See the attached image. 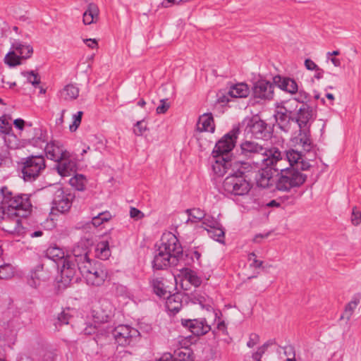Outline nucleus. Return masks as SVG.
I'll use <instances>...</instances> for the list:
<instances>
[{"mask_svg": "<svg viewBox=\"0 0 361 361\" xmlns=\"http://www.w3.org/2000/svg\"><path fill=\"white\" fill-rule=\"evenodd\" d=\"M360 302V296L355 295L351 300L345 305L344 312L341 316L342 318L346 320H350L355 310Z\"/></svg>", "mask_w": 361, "mask_h": 361, "instance_id": "nucleus-33", "label": "nucleus"}, {"mask_svg": "<svg viewBox=\"0 0 361 361\" xmlns=\"http://www.w3.org/2000/svg\"><path fill=\"white\" fill-rule=\"evenodd\" d=\"M183 254V248L177 237L168 232L162 235L161 243L158 246L154 259L153 267L162 269L171 264H175Z\"/></svg>", "mask_w": 361, "mask_h": 361, "instance_id": "nucleus-1", "label": "nucleus"}, {"mask_svg": "<svg viewBox=\"0 0 361 361\" xmlns=\"http://www.w3.org/2000/svg\"><path fill=\"white\" fill-rule=\"evenodd\" d=\"M13 275V271L11 266L6 264L0 267V279H6Z\"/></svg>", "mask_w": 361, "mask_h": 361, "instance_id": "nucleus-51", "label": "nucleus"}, {"mask_svg": "<svg viewBox=\"0 0 361 361\" xmlns=\"http://www.w3.org/2000/svg\"><path fill=\"white\" fill-rule=\"evenodd\" d=\"M13 124H14L15 127L20 130H23L24 129L25 126H31V123H26L22 118L15 119L13 121Z\"/></svg>", "mask_w": 361, "mask_h": 361, "instance_id": "nucleus-58", "label": "nucleus"}, {"mask_svg": "<svg viewBox=\"0 0 361 361\" xmlns=\"http://www.w3.org/2000/svg\"><path fill=\"white\" fill-rule=\"evenodd\" d=\"M263 164L268 167H271L275 171L282 173L292 169L289 166V162L286 157L281 154V152L276 147L269 149V152L265 159H262Z\"/></svg>", "mask_w": 361, "mask_h": 361, "instance_id": "nucleus-9", "label": "nucleus"}, {"mask_svg": "<svg viewBox=\"0 0 361 361\" xmlns=\"http://www.w3.org/2000/svg\"><path fill=\"white\" fill-rule=\"evenodd\" d=\"M11 49L16 50L17 54L23 59L31 57L33 53V48L31 45L23 44L20 42H15L11 45Z\"/></svg>", "mask_w": 361, "mask_h": 361, "instance_id": "nucleus-31", "label": "nucleus"}, {"mask_svg": "<svg viewBox=\"0 0 361 361\" xmlns=\"http://www.w3.org/2000/svg\"><path fill=\"white\" fill-rule=\"evenodd\" d=\"M80 271L87 283L92 286H102L107 278V271L100 265L92 266L91 262L80 266Z\"/></svg>", "mask_w": 361, "mask_h": 361, "instance_id": "nucleus-5", "label": "nucleus"}, {"mask_svg": "<svg viewBox=\"0 0 361 361\" xmlns=\"http://www.w3.org/2000/svg\"><path fill=\"white\" fill-rule=\"evenodd\" d=\"M21 59H23L17 54L16 50L11 48V50L6 54L4 61L9 67H15L21 63Z\"/></svg>", "mask_w": 361, "mask_h": 361, "instance_id": "nucleus-37", "label": "nucleus"}, {"mask_svg": "<svg viewBox=\"0 0 361 361\" xmlns=\"http://www.w3.org/2000/svg\"><path fill=\"white\" fill-rule=\"evenodd\" d=\"M201 224V227L203 228L205 231H208V229L211 228H215L216 227L221 225L220 223L214 217L206 216L205 214Z\"/></svg>", "mask_w": 361, "mask_h": 361, "instance_id": "nucleus-44", "label": "nucleus"}, {"mask_svg": "<svg viewBox=\"0 0 361 361\" xmlns=\"http://www.w3.org/2000/svg\"><path fill=\"white\" fill-rule=\"evenodd\" d=\"M196 128L199 132L214 133L215 124L212 114L206 113L201 115L197 122Z\"/></svg>", "mask_w": 361, "mask_h": 361, "instance_id": "nucleus-25", "label": "nucleus"}, {"mask_svg": "<svg viewBox=\"0 0 361 361\" xmlns=\"http://www.w3.org/2000/svg\"><path fill=\"white\" fill-rule=\"evenodd\" d=\"M249 165L245 162V167H240L239 172L230 173L224 180L222 188L229 195L245 196L252 188V183L245 176Z\"/></svg>", "mask_w": 361, "mask_h": 361, "instance_id": "nucleus-3", "label": "nucleus"}, {"mask_svg": "<svg viewBox=\"0 0 361 361\" xmlns=\"http://www.w3.org/2000/svg\"><path fill=\"white\" fill-rule=\"evenodd\" d=\"M291 111L285 105H278L275 111V118L279 125L284 126L290 118Z\"/></svg>", "mask_w": 361, "mask_h": 361, "instance_id": "nucleus-30", "label": "nucleus"}, {"mask_svg": "<svg viewBox=\"0 0 361 361\" xmlns=\"http://www.w3.org/2000/svg\"><path fill=\"white\" fill-rule=\"evenodd\" d=\"M271 178L267 171H262L257 180V185L264 188H269L271 185Z\"/></svg>", "mask_w": 361, "mask_h": 361, "instance_id": "nucleus-47", "label": "nucleus"}, {"mask_svg": "<svg viewBox=\"0 0 361 361\" xmlns=\"http://www.w3.org/2000/svg\"><path fill=\"white\" fill-rule=\"evenodd\" d=\"M327 60L330 61L333 66L336 68H340L342 65V60L340 58L331 56L330 58H326Z\"/></svg>", "mask_w": 361, "mask_h": 361, "instance_id": "nucleus-63", "label": "nucleus"}, {"mask_svg": "<svg viewBox=\"0 0 361 361\" xmlns=\"http://www.w3.org/2000/svg\"><path fill=\"white\" fill-rule=\"evenodd\" d=\"M176 355L179 361H192L191 351L187 347L181 345V348L176 351Z\"/></svg>", "mask_w": 361, "mask_h": 361, "instance_id": "nucleus-45", "label": "nucleus"}, {"mask_svg": "<svg viewBox=\"0 0 361 361\" xmlns=\"http://www.w3.org/2000/svg\"><path fill=\"white\" fill-rule=\"evenodd\" d=\"M46 164L44 157L31 156L23 162L22 169L23 178L25 181L35 180L45 169Z\"/></svg>", "mask_w": 361, "mask_h": 361, "instance_id": "nucleus-6", "label": "nucleus"}, {"mask_svg": "<svg viewBox=\"0 0 361 361\" xmlns=\"http://www.w3.org/2000/svg\"><path fill=\"white\" fill-rule=\"evenodd\" d=\"M290 147L297 150H302L304 152H309L313 147L312 139L310 137V130H299L298 133H295L290 138Z\"/></svg>", "mask_w": 361, "mask_h": 361, "instance_id": "nucleus-12", "label": "nucleus"}, {"mask_svg": "<svg viewBox=\"0 0 361 361\" xmlns=\"http://www.w3.org/2000/svg\"><path fill=\"white\" fill-rule=\"evenodd\" d=\"M239 129L234 128L224 135L215 145L212 151L213 156H223L228 157V154L235 147Z\"/></svg>", "mask_w": 361, "mask_h": 361, "instance_id": "nucleus-10", "label": "nucleus"}, {"mask_svg": "<svg viewBox=\"0 0 361 361\" xmlns=\"http://www.w3.org/2000/svg\"><path fill=\"white\" fill-rule=\"evenodd\" d=\"M305 152L302 150L290 148L286 151V156L289 162V166L302 171L307 170L310 164L305 158Z\"/></svg>", "mask_w": 361, "mask_h": 361, "instance_id": "nucleus-14", "label": "nucleus"}, {"mask_svg": "<svg viewBox=\"0 0 361 361\" xmlns=\"http://www.w3.org/2000/svg\"><path fill=\"white\" fill-rule=\"evenodd\" d=\"M244 133L247 137L266 139L269 133L267 124L257 117L246 118L242 122Z\"/></svg>", "mask_w": 361, "mask_h": 361, "instance_id": "nucleus-7", "label": "nucleus"}, {"mask_svg": "<svg viewBox=\"0 0 361 361\" xmlns=\"http://www.w3.org/2000/svg\"><path fill=\"white\" fill-rule=\"evenodd\" d=\"M157 361H174V359L171 353H164L157 360Z\"/></svg>", "mask_w": 361, "mask_h": 361, "instance_id": "nucleus-64", "label": "nucleus"}, {"mask_svg": "<svg viewBox=\"0 0 361 361\" xmlns=\"http://www.w3.org/2000/svg\"><path fill=\"white\" fill-rule=\"evenodd\" d=\"M165 305L168 311L177 313L182 307L180 295L179 294L170 295L166 298Z\"/></svg>", "mask_w": 361, "mask_h": 361, "instance_id": "nucleus-32", "label": "nucleus"}, {"mask_svg": "<svg viewBox=\"0 0 361 361\" xmlns=\"http://www.w3.org/2000/svg\"><path fill=\"white\" fill-rule=\"evenodd\" d=\"M111 218V214L109 211H105L94 216L92 219V224L94 227H99L104 223L109 221Z\"/></svg>", "mask_w": 361, "mask_h": 361, "instance_id": "nucleus-40", "label": "nucleus"}, {"mask_svg": "<svg viewBox=\"0 0 361 361\" xmlns=\"http://www.w3.org/2000/svg\"><path fill=\"white\" fill-rule=\"evenodd\" d=\"M268 344L265 343L263 345L259 347L257 350L252 353V358L253 361H261L262 356L264 354Z\"/></svg>", "mask_w": 361, "mask_h": 361, "instance_id": "nucleus-52", "label": "nucleus"}, {"mask_svg": "<svg viewBox=\"0 0 361 361\" xmlns=\"http://www.w3.org/2000/svg\"><path fill=\"white\" fill-rule=\"evenodd\" d=\"M115 308L110 300L100 299L93 306L92 317L95 323L108 322L114 314Z\"/></svg>", "mask_w": 361, "mask_h": 361, "instance_id": "nucleus-11", "label": "nucleus"}, {"mask_svg": "<svg viewBox=\"0 0 361 361\" xmlns=\"http://www.w3.org/2000/svg\"><path fill=\"white\" fill-rule=\"evenodd\" d=\"M83 115V112L80 111H78L75 114H73L72 116V123L69 126V130L71 132H75L78 128L79 126L81 123L82 116Z\"/></svg>", "mask_w": 361, "mask_h": 361, "instance_id": "nucleus-49", "label": "nucleus"}, {"mask_svg": "<svg viewBox=\"0 0 361 361\" xmlns=\"http://www.w3.org/2000/svg\"><path fill=\"white\" fill-rule=\"evenodd\" d=\"M0 196L4 205L0 208L3 219H6V215L23 217L30 213L32 206L28 195L13 194L8 187L4 186L0 188Z\"/></svg>", "mask_w": 361, "mask_h": 361, "instance_id": "nucleus-2", "label": "nucleus"}, {"mask_svg": "<svg viewBox=\"0 0 361 361\" xmlns=\"http://www.w3.org/2000/svg\"><path fill=\"white\" fill-rule=\"evenodd\" d=\"M274 85L267 80L257 81L253 87V95L255 98L270 100L274 97Z\"/></svg>", "mask_w": 361, "mask_h": 361, "instance_id": "nucleus-18", "label": "nucleus"}, {"mask_svg": "<svg viewBox=\"0 0 361 361\" xmlns=\"http://www.w3.org/2000/svg\"><path fill=\"white\" fill-rule=\"evenodd\" d=\"M151 283L153 290L156 295H157L159 297H166V295H167V290L163 282L160 279H153Z\"/></svg>", "mask_w": 361, "mask_h": 361, "instance_id": "nucleus-42", "label": "nucleus"}, {"mask_svg": "<svg viewBox=\"0 0 361 361\" xmlns=\"http://www.w3.org/2000/svg\"><path fill=\"white\" fill-rule=\"evenodd\" d=\"M181 274L185 281L195 287L199 286L202 283L201 279L197 276V273L191 269H184L181 271Z\"/></svg>", "mask_w": 361, "mask_h": 361, "instance_id": "nucleus-35", "label": "nucleus"}, {"mask_svg": "<svg viewBox=\"0 0 361 361\" xmlns=\"http://www.w3.org/2000/svg\"><path fill=\"white\" fill-rule=\"evenodd\" d=\"M259 343V336L256 334H251L249 340L247 342V346L250 348H253Z\"/></svg>", "mask_w": 361, "mask_h": 361, "instance_id": "nucleus-56", "label": "nucleus"}, {"mask_svg": "<svg viewBox=\"0 0 361 361\" xmlns=\"http://www.w3.org/2000/svg\"><path fill=\"white\" fill-rule=\"evenodd\" d=\"M241 154L247 157H254L255 155H261L262 159H265L269 149L263 147L260 143L255 141L245 140L240 144Z\"/></svg>", "mask_w": 361, "mask_h": 361, "instance_id": "nucleus-17", "label": "nucleus"}, {"mask_svg": "<svg viewBox=\"0 0 361 361\" xmlns=\"http://www.w3.org/2000/svg\"><path fill=\"white\" fill-rule=\"evenodd\" d=\"M44 151L47 159L56 162L61 160L63 158H67L69 156V152L66 149L63 145L59 141H51L48 142L45 146Z\"/></svg>", "mask_w": 361, "mask_h": 361, "instance_id": "nucleus-16", "label": "nucleus"}, {"mask_svg": "<svg viewBox=\"0 0 361 361\" xmlns=\"http://www.w3.org/2000/svg\"><path fill=\"white\" fill-rule=\"evenodd\" d=\"M112 290L116 296L123 298L124 299L131 298V294L128 288L121 284L114 283L112 286Z\"/></svg>", "mask_w": 361, "mask_h": 361, "instance_id": "nucleus-41", "label": "nucleus"}, {"mask_svg": "<svg viewBox=\"0 0 361 361\" xmlns=\"http://www.w3.org/2000/svg\"><path fill=\"white\" fill-rule=\"evenodd\" d=\"M22 75L26 78L27 81L31 83L33 86H36L40 83V77L37 73L35 71H24L22 72Z\"/></svg>", "mask_w": 361, "mask_h": 361, "instance_id": "nucleus-46", "label": "nucleus"}, {"mask_svg": "<svg viewBox=\"0 0 361 361\" xmlns=\"http://www.w3.org/2000/svg\"><path fill=\"white\" fill-rule=\"evenodd\" d=\"M57 165L56 169L58 173L62 177L70 176L75 173L78 169V164L72 154L69 152L67 158H63L61 160L56 161Z\"/></svg>", "mask_w": 361, "mask_h": 361, "instance_id": "nucleus-19", "label": "nucleus"}, {"mask_svg": "<svg viewBox=\"0 0 361 361\" xmlns=\"http://www.w3.org/2000/svg\"><path fill=\"white\" fill-rule=\"evenodd\" d=\"M75 263L77 264L78 269L82 264L85 265V262H90L87 248L79 245L73 249V256H71Z\"/></svg>", "mask_w": 361, "mask_h": 361, "instance_id": "nucleus-27", "label": "nucleus"}, {"mask_svg": "<svg viewBox=\"0 0 361 361\" xmlns=\"http://www.w3.org/2000/svg\"><path fill=\"white\" fill-rule=\"evenodd\" d=\"M80 90L73 84L64 86L59 92V97L65 101H72L78 98Z\"/></svg>", "mask_w": 361, "mask_h": 361, "instance_id": "nucleus-28", "label": "nucleus"}, {"mask_svg": "<svg viewBox=\"0 0 361 361\" xmlns=\"http://www.w3.org/2000/svg\"><path fill=\"white\" fill-rule=\"evenodd\" d=\"M228 93L234 98H245L250 94V88L246 83H237L230 87Z\"/></svg>", "mask_w": 361, "mask_h": 361, "instance_id": "nucleus-29", "label": "nucleus"}, {"mask_svg": "<svg viewBox=\"0 0 361 361\" xmlns=\"http://www.w3.org/2000/svg\"><path fill=\"white\" fill-rule=\"evenodd\" d=\"M274 83L279 89L290 94H295L298 91L296 81L290 78L276 75L274 78Z\"/></svg>", "mask_w": 361, "mask_h": 361, "instance_id": "nucleus-24", "label": "nucleus"}, {"mask_svg": "<svg viewBox=\"0 0 361 361\" xmlns=\"http://www.w3.org/2000/svg\"><path fill=\"white\" fill-rule=\"evenodd\" d=\"M307 180V176L295 168L276 175V188L282 192H290L302 186Z\"/></svg>", "mask_w": 361, "mask_h": 361, "instance_id": "nucleus-4", "label": "nucleus"}, {"mask_svg": "<svg viewBox=\"0 0 361 361\" xmlns=\"http://www.w3.org/2000/svg\"><path fill=\"white\" fill-rule=\"evenodd\" d=\"M13 226L9 227V226H3V230H4L6 232L14 234L16 233H18L19 231V220L18 219H16L13 220Z\"/></svg>", "mask_w": 361, "mask_h": 361, "instance_id": "nucleus-53", "label": "nucleus"}, {"mask_svg": "<svg viewBox=\"0 0 361 361\" xmlns=\"http://www.w3.org/2000/svg\"><path fill=\"white\" fill-rule=\"evenodd\" d=\"M147 130V122L142 120L136 122L133 128V133L137 136H142Z\"/></svg>", "mask_w": 361, "mask_h": 361, "instance_id": "nucleus-50", "label": "nucleus"}, {"mask_svg": "<svg viewBox=\"0 0 361 361\" xmlns=\"http://www.w3.org/2000/svg\"><path fill=\"white\" fill-rule=\"evenodd\" d=\"M195 300L198 302L202 308L209 310L212 308V300L204 294H199L195 296Z\"/></svg>", "mask_w": 361, "mask_h": 361, "instance_id": "nucleus-48", "label": "nucleus"}, {"mask_svg": "<svg viewBox=\"0 0 361 361\" xmlns=\"http://www.w3.org/2000/svg\"><path fill=\"white\" fill-rule=\"evenodd\" d=\"M84 42L89 48L97 49L98 47V43L95 39H86Z\"/></svg>", "mask_w": 361, "mask_h": 361, "instance_id": "nucleus-62", "label": "nucleus"}, {"mask_svg": "<svg viewBox=\"0 0 361 361\" xmlns=\"http://www.w3.org/2000/svg\"><path fill=\"white\" fill-rule=\"evenodd\" d=\"M130 216L134 219L140 220L144 217V214L137 208L131 207L130 209Z\"/></svg>", "mask_w": 361, "mask_h": 361, "instance_id": "nucleus-57", "label": "nucleus"}, {"mask_svg": "<svg viewBox=\"0 0 361 361\" xmlns=\"http://www.w3.org/2000/svg\"><path fill=\"white\" fill-rule=\"evenodd\" d=\"M70 185L79 191H83L85 189L87 179L82 174H75L69 180Z\"/></svg>", "mask_w": 361, "mask_h": 361, "instance_id": "nucleus-39", "label": "nucleus"}, {"mask_svg": "<svg viewBox=\"0 0 361 361\" xmlns=\"http://www.w3.org/2000/svg\"><path fill=\"white\" fill-rule=\"evenodd\" d=\"M111 255L109 242L102 240L99 242L95 247V255L101 259H106Z\"/></svg>", "mask_w": 361, "mask_h": 361, "instance_id": "nucleus-34", "label": "nucleus"}, {"mask_svg": "<svg viewBox=\"0 0 361 361\" xmlns=\"http://www.w3.org/2000/svg\"><path fill=\"white\" fill-rule=\"evenodd\" d=\"M47 255L49 258L52 260L57 262L61 260L62 264L63 263V259L66 258L67 256H65L64 251L56 246H52L47 249Z\"/></svg>", "mask_w": 361, "mask_h": 361, "instance_id": "nucleus-38", "label": "nucleus"}, {"mask_svg": "<svg viewBox=\"0 0 361 361\" xmlns=\"http://www.w3.org/2000/svg\"><path fill=\"white\" fill-rule=\"evenodd\" d=\"M185 0H164L161 3V6L164 8H169L171 5H179L180 4H185Z\"/></svg>", "mask_w": 361, "mask_h": 361, "instance_id": "nucleus-59", "label": "nucleus"}, {"mask_svg": "<svg viewBox=\"0 0 361 361\" xmlns=\"http://www.w3.org/2000/svg\"><path fill=\"white\" fill-rule=\"evenodd\" d=\"M298 96L295 99V100L299 102H301V103H305L308 99V97H309L308 94L306 92H305L304 90H298Z\"/></svg>", "mask_w": 361, "mask_h": 361, "instance_id": "nucleus-60", "label": "nucleus"}, {"mask_svg": "<svg viewBox=\"0 0 361 361\" xmlns=\"http://www.w3.org/2000/svg\"><path fill=\"white\" fill-rule=\"evenodd\" d=\"M76 272V264L70 255L63 259L61 269L60 279L58 281L59 287L65 288L69 286Z\"/></svg>", "mask_w": 361, "mask_h": 361, "instance_id": "nucleus-13", "label": "nucleus"}, {"mask_svg": "<svg viewBox=\"0 0 361 361\" xmlns=\"http://www.w3.org/2000/svg\"><path fill=\"white\" fill-rule=\"evenodd\" d=\"M72 200L73 196L70 193H66L62 190H58L54 199V207L61 213L66 212L71 207Z\"/></svg>", "mask_w": 361, "mask_h": 361, "instance_id": "nucleus-21", "label": "nucleus"}, {"mask_svg": "<svg viewBox=\"0 0 361 361\" xmlns=\"http://www.w3.org/2000/svg\"><path fill=\"white\" fill-rule=\"evenodd\" d=\"M169 107L170 104L167 102V99H161L160 104L156 109V111L158 114H165Z\"/></svg>", "mask_w": 361, "mask_h": 361, "instance_id": "nucleus-54", "label": "nucleus"}, {"mask_svg": "<svg viewBox=\"0 0 361 361\" xmlns=\"http://www.w3.org/2000/svg\"><path fill=\"white\" fill-rule=\"evenodd\" d=\"M351 221L355 226L359 225L361 222V212L357 210L356 208L353 209Z\"/></svg>", "mask_w": 361, "mask_h": 361, "instance_id": "nucleus-55", "label": "nucleus"}, {"mask_svg": "<svg viewBox=\"0 0 361 361\" xmlns=\"http://www.w3.org/2000/svg\"><path fill=\"white\" fill-rule=\"evenodd\" d=\"M50 279V274L43 267L39 266L34 271H32L27 279V284L33 288H38L43 282Z\"/></svg>", "mask_w": 361, "mask_h": 361, "instance_id": "nucleus-22", "label": "nucleus"}, {"mask_svg": "<svg viewBox=\"0 0 361 361\" xmlns=\"http://www.w3.org/2000/svg\"><path fill=\"white\" fill-rule=\"evenodd\" d=\"M186 213L188 214V218L186 221L187 223L195 224L198 222L202 221L203 218L204 217V211L201 210L198 208H193L190 209H187Z\"/></svg>", "mask_w": 361, "mask_h": 361, "instance_id": "nucleus-36", "label": "nucleus"}, {"mask_svg": "<svg viewBox=\"0 0 361 361\" xmlns=\"http://www.w3.org/2000/svg\"><path fill=\"white\" fill-rule=\"evenodd\" d=\"M215 159L212 164V170L218 176H223L226 173L239 172L240 167H245V162L228 159L223 156H213Z\"/></svg>", "mask_w": 361, "mask_h": 361, "instance_id": "nucleus-8", "label": "nucleus"}, {"mask_svg": "<svg viewBox=\"0 0 361 361\" xmlns=\"http://www.w3.org/2000/svg\"><path fill=\"white\" fill-rule=\"evenodd\" d=\"M314 120L312 108L305 104L298 110L296 122L300 130H309L311 123Z\"/></svg>", "mask_w": 361, "mask_h": 361, "instance_id": "nucleus-20", "label": "nucleus"}, {"mask_svg": "<svg viewBox=\"0 0 361 361\" xmlns=\"http://www.w3.org/2000/svg\"><path fill=\"white\" fill-rule=\"evenodd\" d=\"M207 232L208 233L209 235L214 240L220 243H224V231L221 225L216 227L215 228L208 229Z\"/></svg>", "mask_w": 361, "mask_h": 361, "instance_id": "nucleus-43", "label": "nucleus"}, {"mask_svg": "<svg viewBox=\"0 0 361 361\" xmlns=\"http://www.w3.org/2000/svg\"><path fill=\"white\" fill-rule=\"evenodd\" d=\"M99 18V9L97 4L90 3L83 13L82 21L86 25L96 23Z\"/></svg>", "mask_w": 361, "mask_h": 361, "instance_id": "nucleus-26", "label": "nucleus"}, {"mask_svg": "<svg viewBox=\"0 0 361 361\" xmlns=\"http://www.w3.org/2000/svg\"><path fill=\"white\" fill-rule=\"evenodd\" d=\"M305 66L307 70L315 71L318 69V66L311 59H307L305 61Z\"/></svg>", "mask_w": 361, "mask_h": 361, "instance_id": "nucleus-61", "label": "nucleus"}, {"mask_svg": "<svg viewBox=\"0 0 361 361\" xmlns=\"http://www.w3.org/2000/svg\"><path fill=\"white\" fill-rule=\"evenodd\" d=\"M182 324L188 327L190 331L197 336L206 334L211 330V326L205 319L182 320Z\"/></svg>", "mask_w": 361, "mask_h": 361, "instance_id": "nucleus-23", "label": "nucleus"}, {"mask_svg": "<svg viewBox=\"0 0 361 361\" xmlns=\"http://www.w3.org/2000/svg\"><path fill=\"white\" fill-rule=\"evenodd\" d=\"M138 334V331L128 325H119L116 326L114 331V337L120 345L126 346L129 345L133 338Z\"/></svg>", "mask_w": 361, "mask_h": 361, "instance_id": "nucleus-15", "label": "nucleus"}]
</instances>
